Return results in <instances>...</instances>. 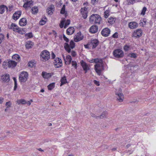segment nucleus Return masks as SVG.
<instances>
[{
    "label": "nucleus",
    "mask_w": 156,
    "mask_h": 156,
    "mask_svg": "<svg viewBox=\"0 0 156 156\" xmlns=\"http://www.w3.org/2000/svg\"><path fill=\"white\" fill-rule=\"evenodd\" d=\"M55 83H50L48 86V90H52L55 87Z\"/></svg>",
    "instance_id": "7c9ffc66"
},
{
    "label": "nucleus",
    "mask_w": 156,
    "mask_h": 156,
    "mask_svg": "<svg viewBox=\"0 0 156 156\" xmlns=\"http://www.w3.org/2000/svg\"><path fill=\"white\" fill-rule=\"evenodd\" d=\"M128 56L134 58H136L137 57V55L136 53H130L128 54Z\"/></svg>",
    "instance_id": "72a5a7b5"
},
{
    "label": "nucleus",
    "mask_w": 156,
    "mask_h": 156,
    "mask_svg": "<svg viewBox=\"0 0 156 156\" xmlns=\"http://www.w3.org/2000/svg\"><path fill=\"white\" fill-rule=\"evenodd\" d=\"M81 66L83 68L84 71L85 73H86L88 70L90 69L89 66L83 60H82L80 62Z\"/></svg>",
    "instance_id": "0eeeda50"
},
{
    "label": "nucleus",
    "mask_w": 156,
    "mask_h": 156,
    "mask_svg": "<svg viewBox=\"0 0 156 156\" xmlns=\"http://www.w3.org/2000/svg\"><path fill=\"white\" fill-rule=\"evenodd\" d=\"M8 28L9 29H13V31H15V28L13 27V25H12V23L11 24V25L10 27H9L8 26Z\"/></svg>",
    "instance_id": "680f3d73"
},
{
    "label": "nucleus",
    "mask_w": 156,
    "mask_h": 156,
    "mask_svg": "<svg viewBox=\"0 0 156 156\" xmlns=\"http://www.w3.org/2000/svg\"><path fill=\"white\" fill-rule=\"evenodd\" d=\"M53 63L56 68H59L62 66V59L59 57L56 58L54 59Z\"/></svg>",
    "instance_id": "423d86ee"
},
{
    "label": "nucleus",
    "mask_w": 156,
    "mask_h": 156,
    "mask_svg": "<svg viewBox=\"0 0 156 156\" xmlns=\"http://www.w3.org/2000/svg\"><path fill=\"white\" fill-rule=\"evenodd\" d=\"M94 69L96 71V72L100 76L101 75V72L102 70L103 69H102H102Z\"/></svg>",
    "instance_id": "79ce46f5"
},
{
    "label": "nucleus",
    "mask_w": 156,
    "mask_h": 156,
    "mask_svg": "<svg viewBox=\"0 0 156 156\" xmlns=\"http://www.w3.org/2000/svg\"><path fill=\"white\" fill-rule=\"evenodd\" d=\"M46 21H45L43 19H41L39 22L40 25L41 26L44 25L46 23Z\"/></svg>",
    "instance_id": "09e8293b"
},
{
    "label": "nucleus",
    "mask_w": 156,
    "mask_h": 156,
    "mask_svg": "<svg viewBox=\"0 0 156 156\" xmlns=\"http://www.w3.org/2000/svg\"><path fill=\"white\" fill-rule=\"evenodd\" d=\"M90 45V44H89V42L87 44L84 45V47L88 49L89 48V45Z\"/></svg>",
    "instance_id": "0e129e2a"
},
{
    "label": "nucleus",
    "mask_w": 156,
    "mask_h": 156,
    "mask_svg": "<svg viewBox=\"0 0 156 156\" xmlns=\"http://www.w3.org/2000/svg\"><path fill=\"white\" fill-rule=\"evenodd\" d=\"M75 43L73 40L70 41L69 44L68 43H65L64 44V48L66 51L68 53L71 52V49H73L75 46Z\"/></svg>",
    "instance_id": "f257e3e1"
},
{
    "label": "nucleus",
    "mask_w": 156,
    "mask_h": 156,
    "mask_svg": "<svg viewBox=\"0 0 156 156\" xmlns=\"http://www.w3.org/2000/svg\"><path fill=\"white\" fill-rule=\"evenodd\" d=\"M31 12L33 14H36L38 12V9L37 6H34L31 9Z\"/></svg>",
    "instance_id": "393cba45"
},
{
    "label": "nucleus",
    "mask_w": 156,
    "mask_h": 156,
    "mask_svg": "<svg viewBox=\"0 0 156 156\" xmlns=\"http://www.w3.org/2000/svg\"><path fill=\"white\" fill-rule=\"evenodd\" d=\"M40 58H42L45 61H47L50 59V54L48 51L44 50L40 54Z\"/></svg>",
    "instance_id": "20e7f679"
},
{
    "label": "nucleus",
    "mask_w": 156,
    "mask_h": 156,
    "mask_svg": "<svg viewBox=\"0 0 156 156\" xmlns=\"http://www.w3.org/2000/svg\"><path fill=\"white\" fill-rule=\"evenodd\" d=\"M5 9L7 10V12L8 11V8L6 5H0V14H2L4 13Z\"/></svg>",
    "instance_id": "b1692460"
},
{
    "label": "nucleus",
    "mask_w": 156,
    "mask_h": 156,
    "mask_svg": "<svg viewBox=\"0 0 156 156\" xmlns=\"http://www.w3.org/2000/svg\"><path fill=\"white\" fill-rule=\"evenodd\" d=\"M81 14L82 15L83 18L84 19H87V17L88 12H80Z\"/></svg>",
    "instance_id": "ea45409f"
},
{
    "label": "nucleus",
    "mask_w": 156,
    "mask_h": 156,
    "mask_svg": "<svg viewBox=\"0 0 156 156\" xmlns=\"http://www.w3.org/2000/svg\"><path fill=\"white\" fill-rule=\"evenodd\" d=\"M88 8H86V7H84L83 8H82L80 9V12H87V10Z\"/></svg>",
    "instance_id": "603ef678"
},
{
    "label": "nucleus",
    "mask_w": 156,
    "mask_h": 156,
    "mask_svg": "<svg viewBox=\"0 0 156 156\" xmlns=\"http://www.w3.org/2000/svg\"><path fill=\"white\" fill-rule=\"evenodd\" d=\"M30 5L29 4V3L28 2V1H27V2H25L23 4V7L24 8L26 9H27L28 7L31 8L30 7Z\"/></svg>",
    "instance_id": "58836bf2"
},
{
    "label": "nucleus",
    "mask_w": 156,
    "mask_h": 156,
    "mask_svg": "<svg viewBox=\"0 0 156 156\" xmlns=\"http://www.w3.org/2000/svg\"><path fill=\"white\" fill-rule=\"evenodd\" d=\"M94 83L97 86H99L100 85L99 82V81H97V80H94Z\"/></svg>",
    "instance_id": "13d9d810"
},
{
    "label": "nucleus",
    "mask_w": 156,
    "mask_h": 156,
    "mask_svg": "<svg viewBox=\"0 0 156 156\" xmlns=\"http://www.w3.org/2000/svg\"><path fill=\"white\" fill-rule=\"evenodd\" d=\"M118 33L117 32H115L112 36V38H117L118 37Z\"/></svg>",
    "instance_id": "de8ad7c7"
},
{
    "label": "nucleus",
    "mask_w": 156,
    "mask_h": 156,
    "mask_svg": "<svg viewBox=\"0 0 156 156\" xmlns=\"http://www.w3.org/2000/svg\"><path fill=\"white\" fill-rule=\"evenodd\" d=\"M101 67V64L99 63L96 64L94 65V69H98Z\"/></svg>",
    "instance_id": "864d4df0"
},
{
    "label": "nucleus",
    "mask_w": 156,
    "mask_h": 156,
    "mask_svg": "<svg viewBox=\"0 0 156 156\" xmlns=\"http://www.w3.org/2000/svg\"><path fill=\"white\" fill-rule=\"evenodd\" d=\"M142 30L140 28L137 29L132 34V37H134L135 38H140L142 35Z\"/></svg>",
    "instance_id": "39448f33"
},
{
    "label": "nucleus",
    "mask_w": 156,
    "mask_h": 156,
    "mask_svg": "<svg viewBox=\"0 0 156 156\" xmlns=\"http://www.w3.org/2000/svg\"><path fill=\"white\" fill-rule=\"evenodd\" d=\"M138 26V24L136 22H131L129 23L128 26L131 29H135Z\"/></svg>",
    "instance_id": "f3484780"
},
{
    "label": "nucleus",
    "mask_w": 156,
    "mask_h": 156,
    "mask_svg": "<svg viewBox=\"0 0 156 156\" xmlns=\"http://www.w3.org/2000/svg\"><path fill=\"white\" fill-rule=\"evenodd\" d=\"M99 41L97 39L91 38L89 41V44L92 46V49H95L98 45Z\"/></svg>",
    "instance_id": "6e6552de"
},
{
    "label": "nucleus",
    "mask_w": 156,
    "mask_h": 156,
    "mask_svg": "<svg viewBox=\"0 0 156 156\" xmlns=\"http://www.w3.org/2000/svg\"><path fill=\"white\" fill-rule=\"evenodd\" d=\"M93 60H94V62L96 64L98 63H100L101 64V66L102 69H104V68L102 59L97 58L93 59Z\"/></svg>",
    "instance_id": "dca6fc26"
},
{
    "label": "nucleus",
    "mask_w": 156,
    "mask_h": 156,
    "mask_svg": "<svg viewBox=\"0 0 156 156\" xmlns=\"http://www.w3.org/2000/svg\"><path fill=\"white\" fill-rule=\"evenodd\" d=\"M15 30H17V31H16V32H17L20 34H21L22 35H23V34H25L24 33L22 32V31L20 30V28L19 27L15 28Z\"/></svg>",
    "instance_id": "c03bdc74"
},
{
    "label": "nucleus",
    "mask_w": 156,
    "mask_h": 156,
    "mask_svg": "<svg viewBox=\"0 0 156 156\" xmlns=\"http://www.w3.org/2000/svg\"><path fill=\"white\" fill-rule=\"evenodd\" d=\"M130 49V46L129 45L126 44L123 47V49L124 51L126 52L128 51Z\"/></svg>",
    "instance_id": "37998d69"
},
{
    "label": "nucleus",
    "mask_w": 156,
    "mask_h": 156,
    "mask_svg": "<svg viewBox=\"0 0 156 156\" xmlns=\"http://www.w3.org/2000/svg\"><path fill=\"white\" fill-rule=\"evenodd\" d=\"M81 33L80 31L77 33V35H76V37H74V41L76 42H77L83 40L84 38V36L83 35L81 37Z\"/></svg>",
    "instance_id": "9d476101"
},
{
    "label": "nucleus",
    "mask_w": 156,
    "mask_h": 156,
    "mask_svg": "<svg viewBox=\"0 0 156 156\" xmlns=\"http://www.w3.org/2000/svg\"><path fill=\"white\" fill-rule=\"evenodd\" d=\"M63 38L64 40L66 41V43H68L69 42V39L64 34H63Z\"/></svg>",
    "instance_id": "3c124183"
},
{
    "label": "nucleus",
    "mask_w": 156,
    "mask_h": 156,
    "mask_svg": "<svg viewBox=\"0 0 156 156\" xmlns=\"http://www.w3.org/2000/svg\"><path fill=\"white\" fill-rule=\"evenodd\" d=\"M110 10H106L104 12V17L105 18H108V16L110 15Z\"/></svg>",
    "instance_id": "473e14b6"
},
{
    "label": "nucleus",
    "mask_w": 156,
    "mask_h": 156,
    "mask_svg": "<svg viewBox=\"0 0 156 156\" xmlns=\"http://www.w3.org/2000/svg\"><path fill=\"white\" fill-rule=\"evenodd\" d=\"M111 32L110 29L108 27L104 28L101 30V34L104 37H107L109 36Z\"/></svg>",
    "instance_id": "1a4fd4ad"
},
{
    "label": "nucleus",
    "mask_w": 156,
    "mask_h": 156,
    "mask_svg": "<svg viewBox=\"0 0 156 156\" xmlns=\"http://www.w3.org/2000/svg\"><path fill=\"white\" fill-rule=\"evenodd\" d=\"M17 87V83H14V87L13 90L14 91H16Z\"/></svg>",
    "instance_id": "69168bd1"
},
{
    "label": "nucleus",
    "mask_w": 156,
    "mask_h": 156,
    "mask_svg": "<svg viewBox=\"0 0 156 156\" xmlns=\"http://www.w3.org/2000/svg\"><path fill=\"white\" fill-rule=\"evenodd\" d=\"M12 59H16V60L20 61V56L17 54H15L12 57Z\"/></svg>",
    "instance_id": "e433bc0d"
},
{
    "label": "nucleus",
    "mask_w": 156,
    "mask_h": 156,
    "mask_svg": "<svg viewBox=\"0 0 156 156\" xmlns=\"http://www.w3.org/2000/svg\"><path fill=\"white\" fill-rule=\"evenodd\" d=\"M116 20V19L115 17H110L108 19V22L110 24H113L115 22Z\"/></svg>",
    "instance_id": "a878e982"
},
{
    "label": "nucleus",
    "mask_w": 156,
    "mask_h": 156,
    "mask_svg": "<svg viewBox=\"0 0 156 156\" xmlns=\"http://www.w3.org/2000/svg\"><path fill=\"white\" fill-rule=\"evenodd\" d=\"M28 74L27 72L23 71L19 75V81L20 83H25L28 80Z\"/></svg>",
    "instance_id": "f03ea898"
},
{
    "label": "nucleus",
    "mask_w": 156,
    "mask_h": 156,
    "mask_svg": "<svg viewBox=\"0 0 156 156\" xmlns=\"http://www.w3.org/2000/svg\"><path fill=\"white\" fill-rule=\"evenodd\" d=\"M102 20V18L101 16L98 14H97L96 15V18L94 21V23H98L100 24L101 21Z\"/></svg>",
    "instance_id": "412c9836"
},
{
    "label": "nucleus",
    "mask_w": 156,
    "mask_h": 156,
    "mask_svg": "<svg viewBox=\"0 0 156 156\" xmlns=\"http://www.w3.org/2000/svg\"><path fill=\"white\" fill-rule=\"evenodd\" d=\"M8 62V67L10 68L11 67L14 68L17 65V63L15 61L9 59Z\"/></svg>",
    "instance_id": "2eb2a0df"
},
{
    "label": "nucleus",
    "mask_w": 156,
    "mask_h": 156,
    "mask_svg": "<svg viewBox=\"0 0 156 156\" xmlns=\"http://www.w3.org/2000/svg\"><path fill=\"white\" fill-rule=\"evenodd\" d=\"M71 55L73 57H76V51H75L72 50L71 51Z\"/></svg>",
    "instance_id": "5fc2aeb1"
},
{
    "label": "nucleus",
    "mask_w": 156,
    "mask_h": 156,
    "mask_svg": "<svg viewBox=\"0 0 156 156\" xmlns=\"http://www.w3.org/2000/svg\"><path fill=\"white\" fill-rule=\"evenodd\" d=\"M113 56L117 58H122L124 55V52L121 49L118 48L115 49L113 52Z\"/></svg>",
    "instance_id": "7ed1b4c3"
},
{
    "label": "nucleus",
    "mask_w": 156,
    "mask_h": 156,
    "mask_svg": "<svg viewBox=\"0 0 156 156\" xmlns=\"http://www.w3.org/2000/svg\"><path fill=\"white\" fill-rule=\"evenodd\" d=\"M98 27L95 25L91 26L89 29V32L91 34H95L98 32Z\"/></svg>",
    "instance_id": "f8f14e48"
},
{
    "label": "nucleus",
    "mask_w": 156,
    "mask_h": 156,
    "mask_svg": "<svg viewBox=\"0 0 156 156\" xmlns=\"http://www.w3.org/2000/svg\"><path fill=\"white\" fill-rule=\"evenodd\" d=\"M17 103L18 105L21 104L22 105H25L27 101L24 99H21L18 100L17 101Z\"/></svg>",
    "instance_id": "2f4dec72"
},
{
    "label": "nucleus",
    "mask_w": 156,
    "mask_h": 156,
    "mask_svg": "<svg viewBox=\"0 0 156 156\" xmlns=\"http://www.w3.org/2000/svg\"><path fill=\"white\" fill-rule=\"evenodd\" d=\"M67 12V11L65 9H61L60 10V13L61 14H64Z\"/></svg>",
    "instance_id": "bf43d9fd"
},
{
    "label": "nucleus",
    "mask_w": 156,
    "mask_h": 156,
    "mask_svg": "<svg viewBox=\"0 0 156 156\" xmlns=\"http://www.w3.org/2000/svg\"><path fill=\"white\" fill-rule=\"evenodd\" d=\"M72 29V30H73V29H74V28L73 27H70L68 29H67L66 30V34L68 35H70L72 34H73L74 32V30L72 31V33H70L69 31V30Z\"/></svg>",
    "instance_id": "f704fd0d"
},
{
    "label": "nucleus",
    "mask_w": 156,
    "mask_h": 156,
    "mask_svg": "<svg viewBox=\"0 0 156 156\" xmlns=\"http://www.w3.org/2000/svg\"><path fill=\"white\" fill-rule=\"evenodd\" d=\"M142 21L144 22V25H146V23L147 22V19L145 18H143L142 20Z\"/></svg>",
    "instance_id": "774afa93"
},
{
    "label": "nucleus",
    "mask_w": 156,
    "mask_h": 156,
    "mask_svg": "<svg viewBox=\"0 0 156 156\" xmlns=\"http://www.w3.org/2000/svg\"><path fill=\"white\" fill-rule=\"evenodd\" d=\"M72 66H73L75 69H77V64L76 62L75 61L73 60L71 63Z\"/></svg>",
    "instance_id": "a19ab883"
},
{
    "label": "nucleus",
    "mask_w": 156,
    "mask_h": 156,
    "mask_svg": "<svg viewBox=\"0 0 156 156\" xmlns=\"http://www.w3.org/2000/svg\"><path fill=\"white\" fill-rule=\"evenodd\" d=\"M24 36L25 37H27L26 38L27 39L32 38L34 37L33 34L32 32H30L29 33L25 34Z\"/></svg>",
    "instance_id": "cd10ccee"
},
{
    "label": "nucleus",
    "mask_w": 156,
    "mask_h": 156,
    "mask_svg": "<svg viewBox=\"0 0 156 156\" xmlns=\"http://www.w3.org/2000/svg\"><path fill=\"white\" fill-rule=\"evenodd\" d=\"M41 75L42 77L44 79H48L51 78V75L49 73H47L45 71H43L41 73Z\"/></svg>",
    "instance_id": "5701e85b"
},
{
    "label": "nucleus",
    "mask_w": 156,
    "mask_h": 156,
    "mask_svg": "<svg viewBox=\"0 0 156 156\" xmlns=\"http://www.w3.org/2000/svg\"><path fill=\"white\" fill-rule=\"evenodd\" d=\"M52 10H54V5H51L49 7H48L47 9V12L49 15H51L53 13Z\"/></svg>",
    "instance_id": "6ab92c4d"
},
{
    "label": "nucleus",
    "mask_w": 156,
    "mask_h": 156,
    "mask_svg": "<svg viewBox=\"0 0 156 156\" xmlns=\"http://www.w3.org/2000/svg\"><path fill=\"white\" fill-rule=\"evenodd\" d=\"M60 82H61L60 84V86H62L63 85L66 84L68 83L66 77L65 76L62 77L60 79Z\"/></svg>",
    "instance_id": "4be33fe9"
},
{
    "label": "nucleus",
    "mask_w": 156,
    "mask_h": 156,
    "mask_svg": "<svg viewBox=\"0 0 156 156\" xmlns=\"http://www.w3.org/2000/svg\"><path fill=\"white\" fill-rule=\"evenodd\" d=\"M22 14V11L20 10L16 12L13 15L12 18L15 20H17L20 16Z\"/></svg>",
    "instance_id": "ddd939ff"
},
{
    "label": "nucleus",
    "mask_w": 156,
    "mask_h": 156,
    "mask_svg": "<svg viewBox=\"0 0 156 156\" xmlns=\"http://www.w3.org/2000/svg\"><path fill=\"white\" fill-rule=\"evenodd\" d=\"M27 20L25 18H23L20 19L19 22V24L21 26H24L26 25Z\"/></svg>",
    "instance_id": "a211bd4d"
},
{
    "label": "nucleus",
    "mask_w": 156,
    "mask_h": 156,
    "mask_svg": "<svg viewBox=\"0 0 156 156\" xmlns=\"http://www.w3.org/2000/svg\"><path fill=\"white\" fill-rule=\"evenodd\" d=\"M119 92L116 93V94L118 96V98L117 99L119 102H122L123 101L124 96L122 93V90L120 88L119 90Z\"/></svg>",
    "instance_id": "9b49d317"
},
{
    "label": "nucleus",
    "mask_w": 156,
    "mask_h": 156,
    "mask_svg": "<svg viewBox=\"0 0 156 156\" xmlns=\"http://www.w3.org/2000/svg\"><path fill=\"white\" fill-rule=\"evenodd\" d=\"M66 58L68 61V64L70 65L72 61L71 56L69 55H67L66 56Z\"/></svg>",
    "instance_id": "c9c22d12"
},
{
    "label": "nucleus",
    "mask_w": 156,
    "mask_h": 156,
    "mask_svg": "<svg viewBox=\"0 0 156 156\" xmlns=\"http://www.w3.org/2000/svg\"><path fill=\"white\" fill-rule=\"evenodd\" d=\"M12 105V102L10 101L7 102L5 104V105L7 106V108H10L11 107Z\"/></svg>",
    "instance_id": "8fccbe9b"
},
{
    "label": "nucleus",
    "mask_w": 156,
    "mask_h": 156,
    "mask_svg": "<svg viewBox=\"0 0 156 156\" xmlns=\"http://www.w3.org/2000/svg\"><path fill=\"white\" fill-rule=\"evenodd\" d=\"M108 114V112L107 111H105L103 112L99 116V118L102 119L104 117H106Z\"/></svg>",
    "instance_id": "c756f323"
},
{
    "label": "nucleus",
    "mask_w": 156,
    "mask_h": 156,
    "mask_svg": "<svg viewBox=\"0 0 156 156\" xmlns=\"http://www.w3.org/2000/svg\"><path fill=\"white\" fill-rule=\"evenodd\" d=\"M128 2V4L129 5H133L134 3V1H132L133 0H126Z\"/></svg>",
    "instance_id": "4d7b16f0"
},
{
    "label": "nucleus",
    "mask_w": 156,
    "mask_h": 156,
    "mask_svg": "<svg viewBox=\"0 0 156 156\" xmlns=\"http://www.w3.org/2000/svg\"><path fill=\"white\" fill-rule=\"evenodd\" d=\"M66 21V18H62L61 20L60 23L59 24V26L61 28L64 27V23Z\"/></svg>",
    "instance_id": "c85d7f7f"
},
{
    "label": "nucleus",
    "mask_w": 156,
    "mask_h": 156,
    "mask_svg": "<svg viewBox=\"0 0 156 156\" xmlns=\"http://www.w3.org/2000/svg\"><path fill=\"white\" fill-rule=\"evenodd\" d=\"M34 43L31 41H29L26 42L25 47L27 49H29L32 48Z\"/></svg>",
    "instance_id": "aec40b11"
},
{
    "label": "nucleus",
    "mask_w": 156,
    "mask_h": 156,
    "mask_svg": "<svg viewBox=\"0 0 156 156\" xmlns=\"http://www.w3.org/2000/svg\"><path fill=\"white\" fill-rule=\"evenodd\" d=\"M1 79L3 81L8 83L10 80L9 75L7 73L5 74L4 75L1 76Z\"/></svg>",
    "instance_id": "4468645a"
},
{
    "label": "nucleus",
    "mask_w": 156,
    "mask_h": 156,
    "mask_svg": "<svg viewBox=\"0 0 156 156\" xmlns=\"http://www.w3.org/2000/svg\"><path fill=\"white\" fill-rule=\"evenodd\" d=\"M70 20L69 19L66 20V21L64 23V28L66 29L70 24Z\"/></svg>",
    "instance_id": "4c0bfd02"
},
{
    "label": "nucleus",
    "mask_w": 156,
    "mask_h": 156,
    "mask_svg": "<svg viewBox=\"0 0 156 156\" xmlns=\"http://www.w3.org/2000/svg\"><path fill=\"white\" fill-rule=\"evenodd\" d=\"M56 57V55L55 54H54V53L53 52L51 51V59H54Z\"/></svg>",
    "instance_id": "052dcab7"
},
{
    "label": "nucleus",
    "mask_w": 156,
    "mask_h": 156,
    "mask_svg": "<svg viewBox=\"0 0 156 156\" xmlns=\"http://www.w3.org/2000/svg\"><path fill=\"white\" fill-rule=\"evenodd\" d=\"M34 62H29L28 64V66L29 67H32L34 65Z\"/></svg>",
    "instance_id": "6e6d98bb"
},
{
    "label": "nucleus",
    "mask_w": 156,
    "mask_h": 156,
    "mask_svg": "<svg viewBox=\"0 0 156 156\" xmlns=\"http://www.w3.org/2000/svg\"><path fill=\"white\" fill-rule=\"evenodd\" d=\"M4 35L2 34H0V44L4 41Z\"/></svg>",
    "instance_id": "49530a36"
},
{
    "label": "nucleus",
    "mask_w": 156,
    "mask_h": 156,
    "mask_svg": "<svg viewBox=\"0 0 156 156\" xmlns=\"http://www.w3.org/2000/svg\"><path fill=\"white\" fill-rule=\"evenodd\" d=\"M92 117H94L96 119H98L99 118V116L96 115L94 113H92L91 115Z\"/></svg>",
    "instance_id": "e2e57ef3"
},
{
    "label": "nucleus",
    "mask_w": 156,
    "mask_h": 156,
    "mask_svg": "<svg viewBox=\"0 0 156 156\" xmlns=\"http://www.w3.org/2000/svg\"><path fill=\"white\" fill-rule=\"evenodd\" d=\"M96 14H93L90 16L89 18V21L90 23H94Z\"/></svg>",
    "instance_id": "bb28decb"
},
{
    "label": "nucleus",
    "mask_w": 156,
    "mask_h": 156,
    "mask_svg": "<svg viewBox=\"0 0 156 156\" xmlns=\"http://www.w3.org/2000/svg\"><path fill=\"white\" fill-rule=\"evenodd\" d=\"M8 65V63L7 62V61H4L2 64V66H3V68H4V66H7Z\"/></svg>",
    "instance_id": "338daca9"
},
{
    "label": "nucleus",
    "mask_w": 156,
    "mask_h": 156,
    "mask_svg": "<svg viewBox=\"0 0 156 156\" xmlns=\"http://www.w3.org/2000/svg\"><path fill=\"white\" fill-rule=\"evenodd\" d=\"M147 10V8L145 6L141 10V15L144 16L146 12V11Z\"/></svg>",
    "instance_id": "a18cd8bd"
}]
</instances>
